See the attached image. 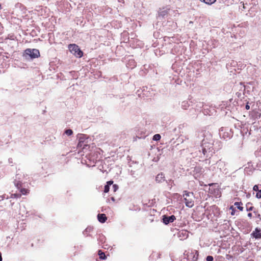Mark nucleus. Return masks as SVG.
<instances>
[{"mask_svg": "<svg viewBox=\"0 0 261 261\" xmlns=\"http://www.w3.org/2000/svg\"><path fill=\"white\" fill-rule=\"evenodd\" d=\"M182 196L184 202L188 207H192L194 205V195L193 193L184 191Z\"/></svg>", "mask_w": 261, "mask_h": 261, "instance_id": "nucleus-1", "label": "nucleus"}, {"mask_svg": "<svg viewBox=\"0 0 261 261\" xmlns=\"http://www.w3.org/2000/svg\"><path fill=\"white\" fill-rule=\"evenodd\" d=\"M70 51L76 57L81 58L83 55V51L80 49L79 46L75 44H70L68 45Z\"/></svg>", "mask_w": 261, "mask_h": 261, "instance_id": "nucleus-2", "label": "nucleus"}, {"mask_svg": "<svg viewBox=\"0 0 261 261\" xmlns=\"http://www.w3.org/2000/svg\"><path fill=\"white\" fill-rule=\"evenodd\" d=\"M176 219L174 215L170 216H164L163 218V222L165 224H168L169 223L173 222Z\"/></svg>", "mask_w": 261, "mask_h": 261, "instance_id": "nucleus-3", "label": "nucleus"}, {"mask_svg": "<svg viewBox=\"0 0 261 261\" xmlns=\"http://www.w3.org/2000/svg\"><path fill=\"white\" fill-rule=\"evenodd\" d=\"M23 56L27 59H29V58H33V51L30 48H28L24 50V53L23 54Z\"/></svg>", "mask_w": 261, "mask_h": 261, "instance_id": "nucleus-4", "label": "nucleus"}, {"mask_svg": "<svg viewBox=\"0 0 261 261\" xmlns=\"http://www.w3.org/2000/svg\"><path fill=\"white\" fill-rule=\"evenodd\" d=\"M251 235L255 239L261 238V230L260 229L256 228L255 230L252 233Z\"/></svg>", "mask_w": 261, "mask_h": 261, "instance_id": "nucleus-5", "label": "nucleus"}, {"mask_svg": "<svg viewBox=\"0 0 261 261\" xmlns=\"http://www.w3.org/2000/svg\"><path fill=\"white\" fill-rule=\"evenodd\" d=\"M97 218L98 221L101 223H104L107 220V217L105 214H99L97 215Z\"/></svg>", "mask_w": 261, "mask_h": 261, "instance_id": "nucleus-6", "label": "nucleus"}, {"mask_svg": "<svg viewBox=\"0 0 261 261\" xmlns=\"http://www.w3.org/2000/svg\"><path fill=\"white\" fill-rule=\"evenodd\" d=\"M164 178H165V176H164V174L162 173H161L158 174L157 175V176H156V180L158 182H160L165 180Z\"/></svg>", "mask_w": 261, "mask_h": 261, "instance_id": "nucleus-7", "label": "nucleus"}, {"mask_svg": "<svg viewBox=\"0 0 261 261\" xmlns=\"http://www.w3.org/2000/svg\"><path fill=\"white\" fill-rule=\"evenodd\" d=\"M179 237H183L187 238L188 237V232L186 230H182L178 232Z\"/></svg>", "mask_w": 261, "mask_h": 261, "instance_id": "nucleus-8", "label": "nucleus"}, {"mask_svg": "<svg viewBox=\"0 0 261 261\" xmlns=\"http://www.w3.org/2000/svg\"><path fill=\"white\" fill-rule=\"evenodd\" d=\"M234 205L237 206V207L240 211H243L244 207L242 206L243 203L242 202H236L234 203Z\"/></svg>", "mask_w": 261, "mask_h": 261, "instance_id": "nucleus-9", "label": "nucleus"}, {"mask_svg": "<svg viewBox=\"0 0 261 261\" xmlns=\"http://www.w3.org/2000/svg\"><path fill=\"white\" fill-rule=\"evenodd\" d=\"M246 210L247 211H251L254 209V207L252 205V203L250 202H248L246 205Z\"/></svg>", "mask_w": 261, "mask_h": 261, "instance_id": "nucleus-10", "label": "nucleus"}, {"mask_svg": "<svg viewBox=\"0 0 261 261\" xmlns=\"http://www.w3.org/2000/svg\"><path fill=\"white\" fill-rule=\"evenodd\" d=\"M200 1L207 4V5H212L215 3L216 0H200Z\"/></svg>", "mask_w": 261, "mask_h": 261, "instance_id": "nucleus-11", "label": "nucleus"}, {"mask_svg": "<svg viewBox=\"0 0 261 261\" xmlns=\"http://www.w3.org/2000/svg\"><path fill=\"white\" fill-rule=\"evenodd\" d=\"M98 255L100 259H104L106 258V256L105 253L102 252L101 250L98 251Z\"/></svg>", "mask_w": 261, "mask_h": 261, "instance_id": "nucleus-12", "label": "nucleus"}, {"mask_svg": "<svg viewBox=\"0 0 261 261\" xmlns=\"http://www.w3.org/2000/svg\"><path fill=\"white\" fill-rule=\"evenodd\" d=\"M20 192H21V195H26L29 193V190L27 189L21 188L20 190Z\"/></svg>", "mask_w": 261, "mask_h": 261, "instance_id": "nucleus-13", "label": "nucleus"}, {"mask_svg": "<svg viewBox=\"0 0 261 261\" xmlns=\"http://www.w3.org/2000/svg\"><path fill=\"white\" fill-rule=\"evenodd\" d=\"M40 56V53L38 49H34V58H38Z\"/></svg>", "mask_w": 261, "mask_h": 261, "instance_id": "nucleus-14", "label": "nucleus"}, {"mask_svg": "<svg viewBox=\"0 0 261 261\" xmlns=\"http://www.w3.org/2000/svg\"><path fill=\"white\" fill-rule=\"evenodd\" d=\"M161 137L160 134H155L153 137V140L155 141H159L161 139Z\"/></svg>", "mask_w": 261, "mask_h": 261, "instance_id": "nucleus-15", "label": "nucleus"}, {"mask_svg": "<svg viewBox=\"0 0 261 261\" xmlns=\"http://www.w3.org/2000/svg\"><path fill=\"white\" fill-rule=\"evenodd\" d=\"M65 134L67 136H71L73 134V132L71 129H68L65 131Z\"/></svg>", "mask_w": 261, "mask_h": 261, "instance_id": "nucleus-16", "label": "nucleus"}, {"mask_svg": "<svg viewBox=\"0 0 261 261\" xmlns=\"http://www.w3.org/2000/svg\"><path fill=\"white\" fill-rule=\"evenodd\" d=\"M15 185L18 189H20V188L21 187V183L19 181H15Z\"/></svg>", "mask_w": 261, "mask_h": 261, "instance_id": "nucleus-17", "label": "nucleus"}, {"mask_svg": "<svg viewBox=\"0 0 261 261\" xmlns=\"http://www.w3.org/2000/svg\"><path fill=\"white\" fill-rule=\"evenodd\" d=\"M21 196V194H20L15 193V194H12L11 197L12 198H17L20 197Z\"/></svg>", "mask_w": 261, "mask_h": 261, "instance_id": "nucleus-18", "label": "nucleus"}, {"mask_svg": "<svg viewBox=\"0 0 261 261\" xmlns=\"http://www.w3.org/2000/svg\"><path fill=\"white\" fill-rule=\"evenodd\" d=\"M230 209L231 210V215L232 216L234 215L236 212L235 208L233 206H231Z\"/></svg>", "mask_w": 261, "mask_h": 261, "instance_id": "nucleus-19", "label": "nucleus"}, {"mask_svg": "<svg viewBox=\"0 0 261 261\" xmlns=\"http://www.w3.org/2000/svg\"><path fill=\"white\" fill-rule=\"evenodd\" d=\"M109 190H110V186L106 185L105 186L104 192L108 193L109 191Z\"/></svg>", "mask_w": 261, "mask_h": 261, "instance_id": "nucleus-20", "label": "nucleus"}, {"mask_svg": "<svg viewBox=\"0 0 261 261\" xmlns=\"http://www.w3.org/2000/svg\"><path fill=\"white\" fill-rule=\"evenodd\" d=\"M213 257L212 256L208 255L206 257V261H213Z\"/></svg>", "mask_w": 261, "mask_h": 261, "instance_id": "nucleus-21", "label": "nucleus"}, {"mask_svg": "<svg viewBox=\"0 0 261 261\" xmlns=\"http://www.w3.org/2000/svg\"><path fill=\"white\" fill-rule=\"evenodd\" d=\"M113 188L114 191L115 192L118 190V186L117 185H114L113 186Z\"/></svg>", "mask_w": 261, "mask_h": 261, "instance_id": "nucleus-22", "label": "nucleus"}, {"mask_svg": "<svg viewBox=\"0 0 261 261\" xmlns=\"http://www.w3.org/2000/svg\"><path fill=\"white\" fill-rule=\"evenodd\" d=\"M253 189L254 191H259V187L257 185H255L253 188Z\"/></svg>", "mask_w": 261, "mask_h": 261, "instance_id": "nucleus-23", "label": "nucleus"}, {"mask_svg": "<svg viewBox=\"0 0 261 261\" xmlns=\"http://www.w3.org/2000/svg\"><path fill=\"white\" fill-rule=\"evenodd\" d=\"M256 197L257 198H261V194L260 193H257L256 195Z\"/></svg>", "mask_w": 261, "mask_h": 261, "instance_id": "nucleus-24", "label": "nucleus"}, {"mask_svg": "<svg viewBox=\"0 0 261 261\" xmlns=\"http://www.w3.org/2000/svg\"><path fill=\"white\" fill-rule=\"evenodd\" d=\"M113 183V181L111 180V181H109L107 182V185H108L109 186H110V185H112Z\"/></svg>", "mask_w": 261, "mask_h": 261, "instance_id": "nucleus-25", "label": "nucleus"}, {"mask_svg": "<svg viewBox=\"0 0 261 261\" xmlns=\"http://www.w3.org/2000/svg\"><path fill=\"white\" fill-rule=\"evenodd\" d=\"M245 108L247 110L250 109V106L249 105V103L248 102L247 103V104H246V105L245 106Z\"/></svg>", "mask_w": 261, "mask_h": 261, "instance_id": "nucleus-26", "label": "nucleus"}, {"mask_svg": "<svg viewBox=\"0 0 261 261\" xmlns=\"http://www.w3.org/2000/svg\"><path fill=\"white\" fill-rule=\"evenodd\" d=\"M247 216L250 219H251L252 217V213H248Z\"/></svg>", "mask_w": 261, "mask_h": 261, "instance_id": "nucleus-27", "label": "nucleus"}, {"mask_svg": "<svg viewBox=\"0 0 261 261\" xmlns=\"http://www.w3.org/2000/svg\"><path fill=\"white\" fill-rule=\"evenodd\" d=\"M0 261H2V254L1 252H0Z\"/></svg>", "mask_w": 261, "mask_h": 261, "instance_id": "nucleus-28", "label": "nucleus"}, {"mask_svg": "<svg viewBox=\"0 0 261 261\" xmlns=\"http://www.w3.org/2000/svg\"><path fill=\"white\" fill-rule=\"evenodd\" d=\"M111 199H112V200L113 201H115V199H114V197H112V198H111Z\"/></svg>", "mask_w": 261, "mask_h": 261, "instance_id": "nucleus-29", "label": "nucleus"}, {"mask_svg": "<svg viewBox=\"0 0 261 261\" xmlns=\"http://www.w3.org/2000/svg\"><path fill=\"white\" fill-rule=\"evenodd\" d=\"M259 193H260L261 194V189H259V191H258Z\"/></svg>", "mask_w": 261, "mask_h": 261, "instance_id": "nucleus-30", "label": "nucleus"}, {"mask_svg": "<svg viewBox=\"0 0 261 261\" xmlns=\"http://www.w3.org/2000/svg\"><path fill=\"white\" fill-rule=\"evenodd\" d=\"M205 151H206V150H205V149L203 150V153H204V152H205Z\"/></svg>", "mask_w": 261, "mask_h": 261, "instance_id": "nucleus-31", "label": "nucleus"}, {"mask_svg": "<svg viewBox=\"0 0 261 261\" xmlns=\"http://www.w3.org/2000/svg\"><path fill=\"white\" fill-rule=\"evenodd\" d=\"M257 217H260V215L259 214H257Z\"/></svg>", "mask_w": 261, "mask_h": 261, "instance_id": "nucleus-32", "label": "nucleus"}, {"mask_svg": "<svg viewBox=\"0 0 261 261\" xmlns=\"http://www.w3.org/2000/svg\"><path fill=\"white\" fill-rule=\"evenodd\" d=\"M1 9V5H0V9Z\"/></svg>", "mask_w": 261, "mask_h": 261, "instance_id": "nucleus-33", "label": "nucleus"}]
</instances>
